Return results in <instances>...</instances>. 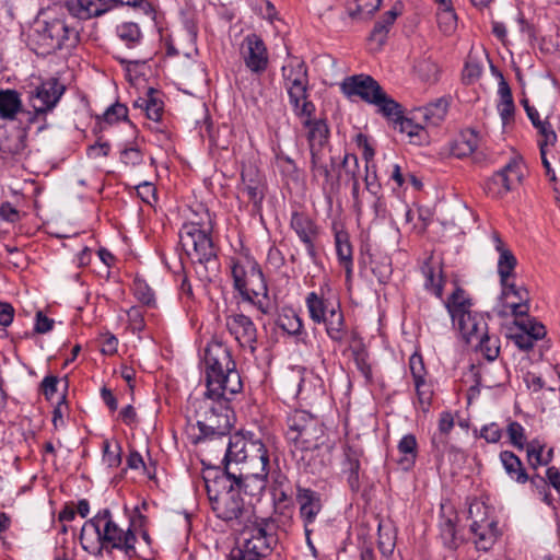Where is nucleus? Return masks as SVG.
<instances>
[{
	"mask_svg": "<svg viewBox=\"0 0 560 560\" xmlns=\"http://www.w3.org/2000/svg\"><path fill=\"white\" fill-rule=\"evenodd\" d=\"M137 537L132 528L121 529L112 517L109 509H103L86 521L80 534V542L85 551L101 556L103 550H122L127 556L136 555Z\"/></svg>",
	"mask_w": 560,
	"mask_h": 560,
	"instance_id": "nucleus-1",
	"label": "nucleus"
},
{
	"mask_svg": "<svg viewBox=\"0 0 560 560\" xmlns=\"http://www.w3.org/2000/svg\"><path fill=\"white\" fill-rule=\"evenodd\" d=\"M242 542L226 560H267L278 545V525L271 517L255 516L237 528Z\"/></svg>",
	"mask_w": 560,
	"mask_h": 560,
	"instance_id": "nucleus-2",
	"label": "nucleus"
},
{
	"mask_svg": "<svg viewBox=\"0 0 560 560\" xmlns=\"http://www.w3.org/2000/svg\"><path fill=\"white\" fill-rule=\"evenodd\" d=\"M271 444L256 439L253 433L234 434L229 438L223 458L224 470L228 466L234 467L235 470L252 474L254 471H268L271 467Z\"/></svg>",
	"mask_w": 560,
	"mask_h": 560,
	"instance_id": "nucleus-3",
	"label": "nucleus"
},
{
	"mask_svg": "<svg viewBox=\"0 0 560 560\" xmlns=\"http://www.w3.org/2000/svg\"><path fill=\"white\" fill-rule=\"evenodd\" d=\"M205 481L211 509L217 517L240 528L256 516L253 505L244 502L233 483H230L229 488H222L214 486V480L212 483L207 479Z\"/></svg>",
	"mask_w": 560,
	"mask_h": 560,
	"instance_id": "nucleus-4",
	"label": "nucleus"
},
{
	"mask_svg": "<svg viewBox=\"0 0 560 560\" xmlns=\"http://www.w3.org/2000/svg\"><path fill=\"white\" fill-rule=\"evenodd\" d=\"M281 78L295 116H310L315 113V104L310 100V79L306 63L300 58H290L281 68Z\"/></svg>",
	"mask_w": 560,
	"mask_h": 560,
	"instance_id": "nucleus-5",
	"label": "nucleus"
},
{
	"mask_svg": "<svg viewBox=\"0 0 560 560\" xmlns=\"http://www.w3.org/2000/svg\"><path fill=\"white\" fill-rule=\"evenodd\" d=\"M30 40L32 49L38 55H48L62 48L75 46L79 32L61 19L36 21Z\"/></svg>",
	"mask_w": 560,
	"mask_h": 560,
	"instance_id": "nucleus-6",
	"label": "nucleus"
},
{
	"mask_svg": "<svg viewBox=\"0 0 560 560\" xmlns=\"http://www.w3.org/2000/svg\"><path fill=\"white\" fill-rule=\"evenodd\" d=\"M197 404L196 420L200 435L196 442L229 436L233 427V411L230 404L214 401V399L206 397L197 400Z\"/></svg>",
	"mask_w": 560,
	"mask_h": 560,
	"instance_id": "nucleus-7",
	"label": "nucleus"
},
{
	"mask_svg": "<svg viewBox=\"0 0 560 560\" xmlns=\"http://www.w3.org/2000/svg\"><path fill=\"white\" fill-rule=\"evenodd\" d=\"M127 5L143 13L152 15L154 10L148 0H67L68 12L79 20H90L101 16L117 7Z\"/></svg>",
	"mask_w": 560,
	"mask_h": 560,
	"instance_id": "nucleus-8",
	"label": "nucleus"
},
{
	"mask_svg": "<svg viewBox=\"0 0 560 560\" xmlns=\"http://www.w3.org/2000/svg\"><path fill=\"white\" fill-rule=\"evenodd\" d=\"M285 438L294 450L313 447L324 434L319 420L305 410H294L287 417Z\"/></svg>",
	"mask_w": 560,
	"mask_h": 560,
	"instance_id": "nucleus-9",
	"label": "nucleus"
},
{
	"mask_svg": "<svg viewBox=\"0 0 560 560\" xmlns=\"http://www.w3.org/2000/svg\"><path fill=\"white\" fill-rule=\"evenodd\" d=\"M179 243L190 257L207 268L208 264H214L217 252L210 234L201 229L198 223H186L179 231Z\"/></svg>",
	"mask_w": 560,
	"mask_h": 560,
	"instance_id": "nucleus-10",
	"label": "nucleus"
},
{
	"mask_svg": "<svg viewBox=\"0 0 560 560\" xmlns=\"http://www.w3.org/2000/svg\"><path fill=\"white\" fill-rule=\"evenodd\" d=\"M66 92V86L57 78H49L28 93V102L33 112H27V122L34 124L52 112Z\"/></svg>",
	"mask_w": 560,
	"mask_h": 560,
	"instance_id": "nucleus-11",
	"label": "nucleus"
},
{
	"mask_svg": "<svg viewBox=\"0 0 560 560\" xmlns=\"http://www.w3.org/2000/svg\"><path fill=\"white\" fill-rule=\"evenodd\" d=\"M468 515L471 520L470 532L474 535V544L478 550L488 551L500 536L498 522L489 516V508L478 501L470 503Z\"/></svg>",
	"mask_w": 560,
	"mask_h": 560,
	"instance_id": "nucleus-12",
	"label": "nucleus"
},
{
	"mask_svg": "<svg viewBox=\"0 0 560 560\" xmlns=\"http://www.w3.org/2000/svg\"><path fill=\"white\" fill-rule=\"evenodd\" d=\"M546 334V327L530 317H513L512 323L505 328L506 338L522 351L532 350L535 342L542 339Z\"/></svg>",
	"mask_w": 560,
	"mask_h": 560,
	"instance_id": "nucleus-13",
	"label": "nucleus"
},
{
	"mask_svg": "<svg viewBox=\"0 0 560 560\" xmlns=\"http://www.w3.org/2000/svg\"><path fill=\"white\" fill-rule=\"evenodd\" d=\"M203 378L210 386L217 382L215 377L222 372L236 369L230 349L221 341L213 340L208 343L203 354Z\"/></svg>",
	"mask_w": 560,
	"mask_h": 560,
	"instance_id": "nucleus-14",
	"label": "nucleus"
},
{
	"mask_svg": "<svg viewBox=\"0 0 560 560\" xmlns=\"http://www.w3.org/2000/svg\"><path fill=\"white\" fill-rule=\"evenodd\" d=\"M268 476V471H254L252 475L228 466V471L224 470L222 476L215 477L214 486L225 488V483L230 481L238 492L244 491L246 494L254 497L262 493L267 486Z\"/></svg>",
	"mask_w": 560,
	"mask_h": 560,
	"instance_id": "nucleus-15",
	"label": "nucleus"
},
{
	"mask_svg": "<svg viewBox=\"0 0 560 560\" xmlns=\"http://www.w3.org/2000/svg\"><path fill=\"white\" fill-rule=\"evenodd\" d=\"M521 162L512 159L504 167L486 182V192L493 198H502L513 189L515 183L522 180Z\"/></svg>",
	"mask_w": 560,
	"mask_h": 560,
	"instance_id": "nucleus-16",
	"label": "nucleus"
},
{
	"mask_svg": "<svg viewBox=\"0 0 560 560\" xmlns=\"http://www.w3.org/2000/svg\"><path fill=\"white\" fill-rule=\"evenodd\" d=\"M242 57L245 66L254 74H262L269 65L267 47L262 38L255 34H248L242 43Z\"/></svg>",
	"mask_w": 560,
	"mask_h": 560,
	"instance_id": "nucleus-17",
	"label": "nucleus"
},
{
	"mask_svg": "<svg viewBox=\"0 0 560 560\" xmlns=\"http://www.w3.org/2000/svg\"><path fill=\"white\" fill-rule=\"evenodd\" d=\"M217 382L210 386V383L205 382L206 398L214 399V401H226L230 404L232 398L241 393L243 388V383L241 380V375L236 369L231 370V372H222L215 377Z\"/></svg>",
	"mask_w": 560,
	"mask_h": 560,
	"instance_id": "nucleus-18",
	"label": "nucleus"
},
{
	"mask_svg": "<svg viewBox=\"0 0 560 560\" xmlns=\"http://www.w3.org/2000/svg\"><path fill=\"white\" fill-rule=\"evenodd\" d=\"M502 285L501 303L503 310L499 315H528L529 307V292L524 287H516L513 283L505 282Z\"/></svg>",
	"mask_w": 560,
	"mask_h": 560,
	"instance_id": "nucleus-19",
	"label": "nucleus"
},
{
	"mask_svg": "<svg viewBox=\"0 0 560 560\" xmlns=\"http://www.w3.org/2000/svg\"><path fill=\"white\" fill-rule=\"evenodd\" d=\"M295 499L300 508V517L304 525V532L308 534L310 526L314 525L317 515L323 509L322 495L315 490L298 485Z\"/></svg>",
	"mask_w": 560,
	"mask_h": 560,
	"instance_id": "nucleus-20",
	"label": "nucleus"
},
{
	"mask_svg": "<svg viewBox=\"0 0 560 560\" xmlns=\"http://www.w3.org/2000/svg\"><path fill=\"white\" fill-rule=\"evenodd\" d=\"M340 86L348 97L359 96L369 104L380 96V92L383 90L376 80L365 74L348 77Z\"/></svg>",
	"mask_w": 560,
	"mask_h": 560,
	"instance_id": "nucleus-21",
	"label": "nucleus"
},
{
	"mask_svg": "<svg viewBox=\"0 0 560 560\" xmlns=\"http://www.w3.org/2000/svg\"><path fill=\"white\" fill-rule=\"evenodd\" d=\"M305 303L310 315H336L340 311L336 293L325 288L308 293Z\"/></svg>",
	"mask_w": 560,
	"mask_h": 560,
	"instance_id": "nucleus-22",
	"label": "nucleus"
},
{
	"mask_svg": "<svg viewBox=\"0 0 560 560\" xmlns=\"http://www.w3.org/2000/svg\"><path fill=\"white\" fill-rule=\"evenodd\" d=\"M494 249L499 254L497 270L500 277V283L505 284L511 278L515 277L517 259L512 250L505 245L498 232L492 233Z\"/></svg>",
	"mask_w": 560,
	"mask_h": 560,
	"instance_id": "nucleus-23",
	"label": "nucleus"
},
{
	"mask_svg": "<svg viewBox=\"0 0 560 560\" xmlns=\"http://www.w3.org/2000/svg\"><path fill=\"white\" fill-rule=\"evenodd\" d=\"M225 326L241 347H248L252 351L255 350L257 330L250 317H226Z\"/></svg>",
	"mask_w": 560,
	"mask_h": 560,
	"instance_id": "nucleus-24",
	"label": "nucleus"
},
{
	"mask_svg": "<svg viewBox=\"0 0 560 560\" xmlns=\"http://www.w3.org/2000/svg\"><path fill=\"white\" fill-rule=\"evenodd\" d=\"M363 452L354 445H346L343 447L342 472L348 475V485L353 492H358L360 483L361 457Z\"/></svg>",
	"mask_w": 560,
	"mask_h": 560,
	"instance_id": "nucleus-25",
	"label": "nucleus"
},
{
	"mask_svg": "<svg viewBox=\"0 0 560 560\" xmlns=\"http://www.w3.org/2000/svg\"><path fill=\"white\" fill-rule=\"evenodd\" d=\"M292 454L298 466L313 475L320 474L328 465V460L320 455L318 444L313 447H299L292 450Z\"/></svg>",
	"mask_w": 560,
	"mask_h": 560,
	"instance_id": "nucleus-26",
	"label": "nucleus"
},
{
	"mask_svg": "<svg viewBox=\"0 0 560 560\" xmlns=\"http://www.w3.org/2000/svg\"><path fill=\"white\" fill-rule=\"evenodd\" d=\"M315 113H312L310 116H302L303 127L308 129L307 132V141L310 144V152L313 150L320 151L327 143L329 139V128L325 119H315Z\"/></svg>",
	"mask_w": 560,
	"mask_h": 560,
	"instance_id": "nucleus-27",
	"label": "nucleus"
},
{
	"mask_svg": "<svg viewBox=\"0 0 560 560\" xmlns=\"http://www.w3.org/2000/svg\"><path fill=\"white\" fill-rule=\"evenodd\" d=\"M291 226L300 240L305 244L310 257L315 259L316 250L313 243V240L317 234V226L315 223L307 215L294 212L291 218Z\"/></svg>",
	"mask_w": 560,
	"mask_h": 560,
	"instance_id": "nucleus-28",
	"label": "nucleus"
},
{
	"mask_svg": "<svg viewBox=\"0 0 560 560\" xmlns=\"http://www.w3.org/2000/svg\"><path fill=\"white\" fill-rule=\"evenodd\" d=\"M252 269L249 271L248 280L246 281V289H249V295L253 296V300L256 302L258 310L267 314L269 312L268 307L265 306L262 300L267 299V284L265 281L264 273L260 269V266L256 262H249Z\"/></svg>",
	"mask_w": 560,
	"mask_h": 560,
	"instance_id": "nucleus-29",
	"label": "nucleus"
},
{
	"mask_svg": "<svg viewBox=\"0 0 560 560\" xmlns=\"http://www.w3.org/2000/svg\"><path fill=\"white\" fill-rule=\"evenodd\" d=\"M453 326L457 327L460 337L467 343L477 342L488 332V325L485 317H452Z\"/></svg>",
	"mask_w": 560,
	"mask_h": 560,
	"instance_id": "nucleus-30",
	"label": "nucleus"
},
{
	"mask_svg": "<svg viewBox=\"0 0 560 560\" xmlns=\"http://www.w3.org/2000/svg\"><path fill=\"white\" fill-rule=\"evenodd\" d=\"M249 262H256L254 259L246 258L244 261L237 260L234 261L232 269V278L234 283V289L237 290L244 302H248L252 304H256L253 300V296L249 295V289H246V281L249 277V271L252 269Z\"/></svg>",
	"mask_w": 560,
	"mask_h": 560,
	"instance_id": "nucleus-31",
	"label": "nucleus"
},
{
	"mask_svg": "<svg viewBox=\"0 0 560 560\" xmlns=\"http://www.w3.org/2000/svg\"><path fill=\"white\" fill-rule=\"evenodd\" d=\"M500 82L498 86V94L500 102L498 104V110L502 120V124L508 125L514 117L515 105L512 96V91L504 79L502 72H499Z\"/></svg>",
	"mask_w": 560,
	"mask_h": 560,
	"instance_id": "nucleus-32",
	"label": "nucleus"
},
{
	"mask_svg": "<svg viewBox=\"0 0 560 560\" xmlns=\"http://www.w3.org/2000/svg\"><path fill=\"white\" fill-rule=\"evenodd\" d=\"M23 112L20 93L15 90H0V118L3 120L15 119Z\"/></svg>",
	"mask_w": 560,
	"mask_h": 560,
	"instance_id": "nucleus-33",
	"label": "nucleus"
},
{
	"mask_svg": "<svg viewBox=\"0 0 560 560\" xmlns=\"http://www.w3.org/2000/svg\"><path fill=\"white\" fill-rule=\"evenodd\" d=\"M501 464L508 476L517 483H526L529 476L517 455L511 451H502L500 453Z\"/></svg>",
	"mask_w": 560,
	"mask_h": 560,
	"instance_id": "nucleus-34",
	"label": "nucleus"
},
{
	"mask_svg": "<svg viewBox=\"0 0 560 560\" xmlns=\"http://www.w3.org/2000/svg\"><path fill=\"white\" fill-rule=\"evenodd\" d=\"M448 102L441 97L428 105L417 108L413 118L423 119L425 122L439 125L446 116Z\"/></svg>",
	"mask_w": 560,
	"mask_h": 560,
	"instance_id": "nucleus-35",
	"label": "nucleus"
},
{
	"mask_svg": "<svg viewBox=\"0 0 560 560\" xmlns=\"http://www.w3.org/2000/svg\"><path fill=\"white\" fill-rule=\"evenodd\" d=\"M450 315H470L474 301L470 294L460 287H456L445 301Z\"/></svg>",
	"mask_w": 560,
	"mask_h": 560,
	"instance_id": "nucleus-36",
	"label": "nucleus"
},
{
	"mask_svg": "<svg viewBox=\"0 0 560 560\" xmlns=\"http://www.w3.org/2000/svg\"><path fill=\"white\" fill-rule=\"evenodd\" d=\"M398 14L399 12L396 10V8H393L385 12L382 19L375 23L370 34L369 40L372 44H375L377 49H380L386 43L389 28L394 24Z\"/></svg>",
	"mask_w": 560,
	"mask_h": 560,
	"instance_id": "nucleus-37",
	"label": "nucleus"
},
{
	"mask_svg": "<svg viewBox=\"0 0 560 560\" xmlns=\"http://www.w3.org/2000/svg\"><path fill=\"white\" fill-rule=\"evenodd\" d=\"M398 452L401 457L398 459V464L402 469H411L418 457V442L413 434L404 435L397 445Z\"/></svg>",
	"mask_w": 560,
	"mask_h": 560,
	"instance_id": "nucleus-38",
	"label": "nucleus"
},
{
	"mask_svg": "<svg viewBox=\"0 0 560 560\" xmlns=\"http://www.w3.org/2000/svg\"><path fill=\"white\" fill-rule=\"evenodd\" d=\"M371 104L377 106L378 112L394 124H397V120L401 118V105L388 96L384 90L380 92V96L374 98Z\"/></svg>",
	"mask_w": 560,
	"mask_h": 560,
	"instance_id": "nucleus-39",
	"label": "nucleus"
},
{
	"mask_svg": "<svg viewBox=\"0 0 560 560\" xmlns=\"http://www.w3.org/2000/svg\"><path fill=\"white\" fill-rule=\"evenodd\" d=\"M336 252L340 265L345 268L347 278L352 273V246L346 233H336L335 235Z\"/></svg>",
	"mask_w": 560,
	"mask_h": 560,
	"instance_id": "nucleus-40",
	"label": "nucleus"
},
{
	"mask_svg": "<svg viewBox=\"0 0 560 560\" xmlns=\"http://www.w3.org/2000/svg\"><path fill=\"white\" fill-rule=\"evenodd\" d=\"M535 116H528L532 125L537 129L539 135L538 145L548 147L555 145L557 142V133L552 128V125L547 120H541L538 110L534 113Z\"/></svg>",
	"mask_w": 560,
	"mask_h": 560,
	"instance_id": "nucleus-41",
	"label": "nucleus"
},
{
	"mask_svg": "<svg viewBox=\"0 0 560 560\" xmlns=\"http://www.w3.org/2000/svg\"><path fill=\"white\" fill-rule=\"evenodd\" d=\"M371 271L376 277L380 283H386L392 273V259L386 255H373L368 256Z\"/></svg>",
	"mask_w": 560,
	"mask_h": 560,
	"instance_id": "nucleus-42",
	"label": "nucleus"
},
{
	"mask_svg": "<svg viewBox=\"0 0 560 560\" xmlns=\"http://www.w3.org/2000/svg\"><path fill=\"white\" fill-rule=\"evenodd\" d=\"M315 323H323L328 336L335 341H342L348 334L345 317H312Z\"/></svg>",
	"mask_w": 560,
	"mask_h": 560,
	"instance_id": "nucleus-43",
	"label": "nucleus"
},
{
	"mask_svg": "<svg viewBox=\"0 0 560 560\" xmlns=\"http://www.w3.org/2000/svg\"><path fill=\"white\" fill-rule=\"evenodd\" d=\"M479 143V138L474 129L465 130L460 133L459 140L454 148V154L457 156H467L475 152Z\"/></svg>",
	"mask_w": 560,
	"mask_h": 560,
	"instance_id": "nucleus-44",
	"label": "nucleus"
},
{
	"mask_svg": "<svg viewBox=\"0 0 560 560\" xmlns=\"http://www.w3.org/2000/svg\"><path fill=\"white\" fill-rule=\"evenodd\" d=\"M117 36L131 48L138 45L142 38L140 27L137 23L125 22L116 27Z\"/></svg>",
	"mask_w": 560,
	"mask_h": 560,
	"instance_id": "nucleus-45",
	"label": "nucleus"
},
{
	"mask_svg": "<svg viewBox=\"0 0 560 560\" xmlns=\"http://www.w3.org/2000/svg\"><path fill=\"white\" fill-rule=\"evenodd\" d=\"M133 291L139 303L147 308L156 310L159 307L154 291L144 280L136 279L133 282Z\"/></svg>",
	"mask_w": 560,
	"mask_h": 560,
	"instance_id": "nucleus-46",
	"label": "nucleus"
},
{
	"mask_svg": "<svg viewBox=\"0 0 560 560\" xmlns=\"http://www.w3.org/2000/svg\"><path fill=\"white\" fill-rule=\"evenodd\" d=\"M242 179L244 185L243 191L256 209L260 208L265 197L261 184L255 178L247 179V175L244 172L242 173Z\"/></svg>",
	"mask_w": 560,
	"mask_h": 560,
	"instance_id": "nucleus-47",
	"label": "nucleus"
},
{
	"mask_svg": "<svg viewBox=\"0 0 560 560\" xmlns=\"http://www.w3.org/2000/svg\"><path fill=\"white\" fill-rule=\"evenodd\" d=\"M355 7L348 8L352 19H369L381 7L382 0H354Z\"/></svg>",
	"mask_w": 560,
	"mask_h": 560,
	"instance_id": "nucleus-48",
	"label": "nucleus"
},
{
	"mask_svg": "<svg viewBox=\"0 0 560 560\" xmlns=\"http://www.w3.org/2000/svg\"><path fill=\"white\" fill-rule=\"evenodd\" d=\"M440 537L443 545L451 550L459 546L460 540L456 536V525L452 518H445L440 523Z\"/></svg>",
	"mask_w": 560,
	"mask_h": 560,
	"instance_id": "nucleus-49",
	"label": "nucleus"
},
{
	"mask_svg": "<svg viewBox=\"0 0 560 560\" xmlns=\"http://www.w3.org/2000/svg\"><path fill=\"white\" fill-rule=\"evenodd\" d=\"M415 71L419 78L428 83H433L438 80L439 67L429 58H423L415 65Z\"/></svg>",
	"mask_w": 560,
	"mask_h": 560,
	"instance_id": "nucleus-50",
	"label": "nucleus"
},
{
	"mask_svg": "<svg viewBox=\"0 0 560 560\" xmlns=\"http://www.w3.org/2000/svg\"><path fill=\"white\" fill-rule=\"evenodd\" d=\"M510 443L518 450H524L526 435L524 427L517 421H510L506 428Z\"/></svg>",
	"mask_w": 560,
	"mask_h": 560,
	"instance_id": "nucleus-51",
	"label": "nucleus"
},
{
	"mask_svg": "<svg viewBox=\"0 0 560 560\" xmlns=\"http://www.w3.org/2000/svg\"><path fill=\"white\" fill-rule=\"evenodd\" d=\"M476 345L479 347L480 351L482 352L483 357L488 361H494L499 353H500V347L498 346L497 340H491L490 336L483 332L482 337L478 339Z\"/></svg>",
	"mask_w": 560,
	"mask_h": 560,
	"instance_id": "nucleus-52",
	"label": "nucleus"
},
{
	"mask_svg": "<svg viewBox=\"0 0 560 560\" xmlns=\"http://www.w3.org/2000/svg\"><path fill=\"white\" fill-rule=\"evenodd\" d=\"M450 444V434H443L439 432L433 433L431 438V445L436 460L441 462L444 459Z\"/></svg>",
	"mask_w": 560,
	"mask_h": 560,
	"instance_id": "nucleus-53",
	"label": "nucleus"
},
{
	"mask_svg": "<svg viewBox=\"0 0 560 560\" xmlns=\"http://www.w3.org/2000/svg\"><path fill=\"white\" fill-rule=\"evenodd\" d=\"M156 93L158 91L153 88L149 89L150 102L144 109L145 116L153 121H159L163 113V102L155 96Z\"/></svg>",
	"mask_w": 560,
	"mask_h": 560,
	"instance_id": "nucleus-54",
	"label": "nucleus"
},
{
	"mask_svg": "<svg viewBox=\"0 0 560 560\" xmlns=\"http://www.w3.org/2000/svg\"><path fill=\"white\" fill-rule=\"evenodd\" d=\"M528 463L533 468L546 465V460H542L544 445L538 441L533 440L526 445Z\"/></svg>",
	"mask_w": 560,
	"mask_h": 560,
	"instance_id": "nucleus-55",
	"label": "nucleus"
},
{
	"mask_svg": "<svg viewBox=\"0 0 560 560\" xmlns=\"http://www.w3.org/2000/svg\"><path fill=\"white\" fill-rule=\"evenodd\" d=\"M419 405L423 411H427L431 405L433 392L425 380L415 382Z\"/></svg>",
	"mask_w": 560,
	"mask_h": 560,
	"instance_id": "nucleus-56",
	"label": "nucleus"
},
{
	"mask_svg": "<svg viewBox=\"0 0 560 560\" xmlns=\"http://www.w3.org/2000/svg\"><path fill=\"white\" fill-rule=\"evenodd\" d=\"M103 462L108 467H118L121 463V448L116 445L115 450L112 448L108 441L103 442Z\"/></svg>",
	"mask_w": 560,
	"mask_h": 560,
	"instance_id": "nucleus-57",
	"label": "nucleus"
},
{
	"mask_svg": "<svg viewBox=\"0 0 560 560\" xmlns=\"http://www.w3.org/2000/svg\"><path fill=\"white\" fill-rule=\"evenodd\" d=\"M127 115H128L127 106L117 102V103L113 104L112 106H109L105 110L103 118H104L105 122L114 124L121 119H124V120L127 119Z\"/></svg>",
	"mask_w": 560,
	"mask_h": 560,
	"instance_id": "nucleus-58",
	"label": "nucleus"
},
{
	"mask_svg": "<svg viewBox=\"0 0 560 560\" xmlns=\"http://www.w3.org/2000/svg\"><path fill=\"white\" fill-rule=\"evenodd\" d=\"M276 324L288 335H298L303 327L301 317H277Z\"/></svg>",
	"mask_w": 560,
	"mask_h": 560,
	"instance_id": "nucleus-59",
	"label": "nucleus"
},
{
	"mask_svg": "<svg viewBox=\"0 0 560 560\" xmlns=\"http://www.w3.org/2000/svg\"><path fill=\"white\" fill-rule=\"evenodd\" d=\"M482 72V67L477 61H467L463 70V81L466 84L476 82Z\"/></svg>",
	"mask_w": 560,
	"mask_h": 560,
	"instance_id": "nucleus-60",
	"label": "nucleus"
},
{
	"mask_svg": "<svg viewBox=\"0 0 560 560\" xmlns=\"http://www.w3.org/2000/svg\"><path fill=\"white\" fill-rule=\"evenodd\" d=\"M396 125L399 126L401 132H406L410 138L417 137L423 131V127L419 122H413V118H407L404 115Z\"/></svg>",
	"mask_w": 560,
	"mask_h": 560,
	"instance_id": "nucleus-61",
	"label": "nucleus"
},
{
	"mask_svg": "<svg viewBox=\"0 0 560 560\" xmlns=\"http://www.w3.org/2000/svg\"><path fill=\"white\" fill-rule=\"evenodd\" d=\"M276 162L283 175L293 176L296 173V165L294 161L283 152L276 154Z\"/></svg>",
	"mask_w": 560,
	"mask_h": 560,
	"instance_id": "nucleus-62",
	"label": "nucleus"
},
{
	"mask_svg": "<svg viewBox=\"0 0 560 560\" xmlns=\"http://www.w3.org/2000/svg\"><path fill=\"white\" fill-rule=\"evenodd\" d=\"M409 368L413 377V381L424 380L425 369L423 359L420 354L413 353L409 359Z\"/></svg>",
	"mask_w": 560,
	"mask_h": 560,
	"instance_id": "nucleus-63",
	"label": "nucleus"
},
{
	"mask_svg": "<svg viewBox=\"0 0 560 560\" xmlns=\"http://www.w3.org/2000/svg\"><path fill=\"white\" fill-rule=\"evenodd\" d=\"M319 153L320 151L318 150H313V152H311L312 171L315 176H324L325 179L328 180L330 178V171L322 163Z\"/></svg>",
	"mask_w": 560,
	"mask_h": 560,
	"instance_id": "nucleus-64",
	"label": "nucleus"
}]
</instances>
